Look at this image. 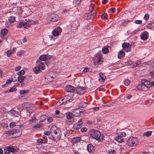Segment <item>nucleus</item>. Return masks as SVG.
<instances>
[{
	"mask_svg": "<svg viewBox=\"0 0 154 154\" xmlns=\"http://www.w3.org/2000/svg\"><path fill=\"white\" fill-rule=\"evenodd\" d=\"M88 104V103L82 101L79 104V106L80 108H83L86 106Z\"/></svg>",
	"mask_w": 154,
	"mask_h": 154,
	"instance_id": "20",
	"label": "nucleus"
},
{
	"mask_svg": "<svg viewBox=\"0 0 154 154\" xmlns=\"http://www.w3.org/2000/svg\"><path fill=\"white\" fill-rule=\"evenodd\" d=\"M152 133V131H148L147 132L144 133L143 135L146 137H149L151 135Z\"/></svg>",
	"mask_w": 154,
	"mask_h": 154,
	"instance_id": "27",
	"label": "nucleus"
},
{
	"mask_svg": "<svg viewBox=\"0 0 154 154\" xmlns=\"http://www.w3.org/2000/svg\"><path fill=\"white\" fill-rule=\"evenodd\" d=\"M16 90L17 89L16 88V87H15V86H13L11 88L9 91H5V92H12L14 91H16Z\"/></svg>",
	"mask_w": 154,
	"mask_h": 154,
	"instance_id": "28",
	"label": "nucleus"
},
{
	"mask_svg": "<svg viewBox=\"0 0 154 154\" xmlns=\"http://www.w3.org/2000/svg\"><path fill=\"white\" fill-rule=\"evenodd\" d=\"M25 79V77L22 76H19L18 77V81L20 83H21Z\"/></svg>",
	"mask_w": 154,
	"mask_h": 154,
	"instance_id": "29",
	"label": "nucleus"
},
{
	"mask_svg": "<svg viewBox=\"0 0 154 154\" xmlns=\"http://www.w3.org/2000/svg\"><path fill=\"white\" fill-rule=\"evenodd\" d=\"M55 113L56 114L58 115L60 113V111L58 110H56L55 111Z\"/></svg>",
	"mask_w": 154,
	"mask_h": 154,
	"instance_id": "63",
	"label": "nucleus"
},
{
	"mask_svg": "<svg viewBox=\"0 0 154 154\" xmlns=\"http://www.w3.org/2000/svg\"><path fill=\"white\" fill-rule=\"evenodd\" d=\"M25 72L24 70H22L18 72V74L19 76H22L24 75Z\"/></svg>",
	"mask_w": 154,
	"mask_h": 154,
	"instance_id": "33",
	"label": "nucleus"
},
{
	"mask_svg": "<svg viewBox=\"0 0 154 154\" xmlns=\"http://www.w3.org/2000/svg\"><path fill=\"white\" fill-rule=\"evenodd\" d=\"M138 143V139L137 138L130 137L127 141V143L130 146H136Z\"/></svg>",
	"mask_w": 154,
	"mask_h": 154,
	"instance_id": "2",
	"label": "nucleus"
},
{
	"mask_svg": "<svg viewBox=\"0 0 154 154\" xmlns=\"http://www.w3.org/2000/svg\"><path fill=\"white\" fill-rule=\"evenodd\" d=\"M110 10L112 13H113L115 11V8H110Z\"/></svg>",
	"mask_w": 154,
	"mask_h": 154,
	"instance_id": "55",
	"label": "nucleus"
},
{
	"mask_svg": "<svg viewBox=\"0 0 154 154\" xmlns=\"http://www.w3.org/2000/svg\"><path fill=\"white\" fill-rule=\"evenodd\" d=\"M46 55H43L41 56L39 58V59L37 60L36 63H39V62H41V61H45L46 59Z\"/></svg>",
	"mask_w": 154,
	"mask_h": 154,
	"instance_id": "17",
	"label": "nucleus"
},
{
	"mask_svg": "<svg viewBox=\"0 0 154 154\" xmlns=\"http://www.w3.org/2000/svg\"><path fill=\"white\" fill-rule=\"evenodd\" d=\"M39 66L38 67L40 69H41L42 70H43L45 67V64L43 63H42V62H39V63H37Z\"/></svg>",
	"mask_w": 154,
	"mask_h": 154,
	"instance_id": "22",
	"label": "nucleus"
},
{
	"mask_svg": "<svg viewBox=\"0 0 154 154\" xmlns=\"http://www.w3.org/2000/svg\"><path fill=\"white\" fill-rule=\"evenodd\" d=\"M108 0H102V3L103 4H105L108 2Z\"/></svg>",
	"mask_w": 154,
	"mask_h": 154,
	"instance_id": "56",
	"label": "nucleus"
},
{
	"mask_svg": "<svg viewBox=\"0 0 154 154\" xmlns=\"http://www.w3.org/2000/svg\"><path fill=\"white\" fill-rule=\"evenodd\" d=\"M23 42L24 43L25 42H26L27 41V40H26V39L25 38H24L23 40Z\"/></svg>",
	"mask_w": 154,
	"mask_h": 154,
	"instance_id": "64",
	"label": "nucleus"
},
{
	"mask_svg": "<svg viewBox=\"0 0 154 154\" xmlns=\"http://www.w3.org/2000/svg\"><path fill=\"white\" fill-rule=\"evenodd\" d=\"M153 23H149L147 26V28L150 29L153 26Z\"/></svg>",
	"mask_w": 154,
	"mask_h": 154,
	"instance_id": "37",
	"label": "nucleus"
},
{
	"mask_svg": "<svg viewBox=\"0 0 154 154\" xmlns=\"http://www.w3.org/2000/svg\"><path fill=\"white\" fill-rule=\"evenodd\" d=\"M53 121V118L52 117L49 118L47 119V121L49 122H51Z\"/></svg>",
	"mask_w": 154,
	"mask_h": 154,
	"instance_id": "52",
	"label": "nucleus"
},
{
	"mask_svg": "<svg viewBox=\"0 0 154 154\" xmlns=\"http://www.w3.org/2000/svg\"><path fill=\"white\" fill-rule=\"evenodd\" d=\"M30 22L27 21L26 22H23V27L25 28H27L28 27H30L31 25L29 23Z\"/></svg>",
	"mask_w": 154,
	"mask_h": 154,
	"instance_id": "25",
	"label": "nucleus"
},
{
	"mask_svg": "<svg viewBox=\"0 0 154 154\" xmlns=\"http://www.w3.org/2000/svg\"><path fill=\"white\" fill-rule=\"evenodd\" d=\"M89 135L92 138L99 141H101L103 140V135L101 134L100 132L97 130H91L90 131Z\"/></svg>",
	"mask_w": 154,
	"mask_h": 154,
	"instance_id": "1",
	"label": "nucleus"
},
{
	"mask_svg": "<svg viewBox=\"0 0 154 154\" xmlns=\"http://www.w3.org/2000/svg\"><path fill=\"white\" fill-rule=\"evenodd\" d=\"M43 139H42L41 138H40L38 139L37 140V142L38 143H45L47 142L48 141V140L47 138L45 139L44 137L43 138Z\"/></svg>",
	"mask_w": 154,
	"mask_h": 154,
	"instance_id": "19",
	"label": "nucleus"
},
{
	"mask_svg": "<svg viewBox=\"0 0 154 154\" xmlns=\"http://www.w3.org/2000/svg\"><path fill=\"white\" fill-rule=\"evenodd\" d=\"M44 134L45 135H49L50 134H51V131H50V132L48 131H45L44 132Z\"/></svg>",
	"mask_w": 154,
	"mask_h": 154,
	"instance_id": "43",
	"label": "nucleus"
},
{
	"mask_svg": "<svg viewBox=\"0 0 154 154\" xmlns=\"http://www.w3.org/2000/svg\"><path fill=\"white\" fill-rule=\"evenodd\" d=\"M87 150L90 153L93 152L95 150V148L94 146L91 144H89L87 146Z\"/></svg>",
	"mask_w": 154,
	"mask_h": 154,
	"instance_id": "16",
	"label": "nucleus"
},
{
	"mask_svg": "<svg viewBox=\"0 0 154 154\" xmlns=\"http://www.w3.org/2000/svg\"><path fill=\"white\" fill-rule=\"evenodd\" d=\"M87 130V128L86 127H83L81 129L82 132H85Z\"/></svg>",
	"mask_w": 154,
	"mask_h": 154,
	"instance_id": "41",
	"label": "nucleus"
},
{
	"mask_svg": "<svg viewBox=\"0 0 154 154\" xmlns=\"http://www.w3.org/2000/svg\"><path fill=\"white\" fill-rule=\"evenodd\" d=\"M102 58V57L101 56H100L98 58V59L97 60V63H99L101 62V60Z\"/></svg>",
	"mask_w": 154,
	"mask_h": 154,
	"instance_id": "57",
	"label": "nucleus"
},
{
	"mask_svg": "<svg viewBox=\"0 0 154 154\" xmlns=\"http://www.w3.org/2000/svg\"><path fill=\"white\" fill-rule=\"evenodd\" d=\"M14 133L13 135L14 136L12 137L13 138H15L17 137H19L22 134V131L20 129H14Z\"/></svg>",
	"mask_w": 154,
	"mask_h": 154,
	"instance_id": "7",
	"label": "nucleus"
},
{
	"mask_svg": "<svg viewBox=\"0 0 154 154\" xmlns=\"http://www.w3.org/2000/svg\"><path fill=\"white\" fill-rule=\"evenodd\" d=\"M8 32V30L6 29H2L1 31V34L2 35H6Z\"/></svg>",
	"mask_w": 154,
	"mask_h": 154,
	"instance_id": "26",
	"label": "nucleus"
},
{
	"mask_svg": "<svg viewBox=\"0 0 154 154\" xmlns=\"http://www.w3.org/2000/svg\"><path fill=\"white\" fill-rule=\"evenodd\" d=\"M9 152H13L14 151V149L12 147H9L8 148Z\"/></svg>",
	"mask_w": 154,
	"mask_h": 154,
	"instance_id": "39",
	"label": "nucleus"
},
{
	"mask_svg": "<svg viewBox=\"0 0 154 154\" xmlns=\"http://www.w3.org/2000/svg\"><path fill=\"white\" fill-rule=\"evenodd\" d=\"M125 56V53L122 50L120 51L119 55L118 56V57L119 59H121L123 57Z\"/></svg>",
	"mask_w": 154,
	"mask_h": 154,
	"instance_id": "21",
	"label": "nucleus"
},
{
	"mask_svg": "<svg viewBox=\"0 0 154 154\" xmlns=\"http://www.w3.org/2000/svg\"><path fill=\"white\" fill-rule=\"evenodd\" d=\"M21 66H18V67H17L15 69V70L16 71H19V70H20V69H21Z\"/></svg>",
	"mask_w": 154,
	"mask_h": 154,
	"instance_id": "51",
	"label": "nucleus"
},
{
	"mask_svg": "<svg viewBox=\"0 0 154 154\" xmlns=\"http://www.w3.org/2000/svg\"><path fill=\"white\" fill-rule=\"evenodd\" d=\"M34 71L36 74H38L39 71H40V69L39 67H35L33 69Z\"/></svg>",
	"mask_w": 154,
	"mask_h": 154,
	"instance_id": "32",
	"label": "nucleus"
},
{
	"mask_svg": "<svg viewBox=\"0 0 154 154\" xmlns=\"http://www.w3.org/2000/svg\"><path fill=\"white\" fill-rule=\"evenodd\" d=\"M126 135L125 133L123 132L119 134L116 138V140L118 142H122L124 141V139L123 137H125Z\"/></svg>",
	"mask_w": 154,
	"mask_h": 154,
	"instance_id": "4",
	"label": "nucleus"
},
{
	"mask_svg": "<svg viewBox=\"0 0 154 154\" xmlns=\"http://www.w3.org/2000/svg\"><path fill=\"white\" fill-rule=\"evenodd\" d=\"M12 54V52L11 51H7V56L8 57L10 56V55Z\"/></svg>",
	"mask_w": 154,
	"mask_h": 154,
	"instance_id": "48",
	"label": "nucleus"
},
{
	"mask_svg": "<svg viewBox=\"0 0 154 154\" xmlns=\"http://www.w3.org/2000/svg\"><path fill=\"white\" fill-rule=\"evenodd\" d=\"M82 112L80 108L76 109L73 111V114L75 116H78L80 115L81 113Z\"/></svg>",
	"mask_w": 154,
	"mask_h": 154,
	"instance_id": "15",
	"label": "nucleus"
},
{
	"mask_svg": "<svg viewBox=\"0 0 154 154\" xmlns=\"http://www.w3.org/2000/svg\"><path fill=\"white\" fill-rule=\"evenodd\" d=\"M149 18V15L148 14H146L145 15L144 19L146 20H147Z\"/></svg>",
	"mask_w": 154,
	"mask_h": 154,
	"instance_id": "46",
	"label": "nucleus"
},
{
	"mask_svg": "<svg viewBox=\"0 0 154 154\" xmlns=\"http://www.w3.org/2000/svg\"><path fill=\"white\" fill-rule=\"evenodd\" d=\"M67 120L66 122L69 125L71 124L74 122L73 117L74 116L73 113L68 112L66 113Z\"/></svg>",
	"mask_w": 154,
	"mask_h": 154,
	"instance_id": "3",
	"label": "nucleus"
},
{
	"mask_svg": "<svg viewBox=\"0 0 154 154\" xmlns=\"http://www.w3.org/2000/svg\"><path fill=\"white\" fill-rule=\"evenodd\" d=\"M28 90L26 91V90H21L20 91V93L21 94H23L28 92Z\"/></svg>",
	"mask_w": 154,
	"mask_h": 154,
	"instance_id": "44",
	"label": "nucleus"
},
{
	"mask_svg": "<svg viewBox=\"0 0 154 154\" xmlns=\"http://www.w3.org/2000/svg\"><path fill=\"white\" fill-rule=\"evenodd\" d=\"M14 129L12 130H9L8 131H6L5 132V133L6 134H11L13 135V133H14Z\"/></svg>",
	"mask_w": 154,
	"mask_h": 154,
	"instance_id": "30",
	"label": "nucleus"
},
{
	"mask_svg": "<svg viewBox=\"0 0 154 154\" xmlns=\"http://www.w3.org/2000/svg\"><path fill=\"white\" fill-rule=\"evenodd\" d=\"M99 109L98 107H94V110L97 111Z\"/></svg>",
	"mask_w": 154,
	"mask_h": 154,
	"instance_id": "61",
	"label": "nucleus"
},
{
	"mask_svg": "<svg viewBox=\"0 0 154 154\" xmlns=\"http://www.w3.org/2000/svg\"><path fill=\"white\" fill-rule=\"evenodd\" d=\"M129 44L127 43H124L122 44V47L123 48H126L128 47Z\"/></svg>",
	"mask_w": 154,
	"mask_h": 154,
	"instance_id": "34",
	"label": "nucleus"
},
{
	"mask_svg": "<svg viewBox=\"0 0 154 154\" xmlns=\"http://www.w3.org/2000/svg\"><path fill=\"white\" fill-rule=\"evenodd\" d=\"M143 84H141V87L140 88L143 91H145L147 89V87H142Z\"/></svg>",
	"mask_w": 154,
	"mask_h": 154,
	"instance_id": "45",
	"label": "nucleus"
},
{
	"mask_svg": "<svg viewBox=\"0 0 154 154\" xmlns=\"http://www.w3.org/2000/svg\"><path fill=\"white\" fill-rule=\"evenodd\" d=\"M90 13H87L85 15V17L86 18V19L87 20H90V18H91L92 17L91 13H92V11H91Z\"/></svg>",
	"mask_w": 154,
	"mask_h": 154,
	"instance_id": "23",
	"label": "nucleus"
},
{
	"mask_svg": "<svg viewBox=\"0 0 154 154\" xmlns=\"http://www.w3.org/2000/svg\"><path fill=\"white\" fill-rule=\"evenodd\" d=\"M82 119H80L78 122L74 124L73 127L75 129L79 130L82 127Z\"/></svg>",
	"mask_w": 154,
	"mask_h": 154,
	"instance_id": "8",
	"label": "nucleus"
},
{
	"mask_svg": "<svg viewBox=\"0 0 154 154\" xmlns=\"http://www.w3.org/2000/svg\"><path fill=\"white\" fill-rule=\"evenodd\" d=\"M141 63V61H137L135 62V65H133V66H134V67L136 66H137V65L140 64Z\"/></svg>",
	"mask_w": 154,
	"mask_h": 154,
	"instance_id": "42",
	"label": "nucleus"
},
{
	"mask_svg": "<svg viewBox=\"0 0 154 154\" xmlns=\"http://www.w3.org/2000/svg\"><path fill=\"white\" fill-rule=\"evenodd\" d=\"M76 91L79 94H83L86 92L85 87H79L76 89Z\"/></svg>",
	"mask_w": 154,
	"mask_h": 154,
	"instance_id": "9",
	"label": "nucleus"
},
{
	"mask_svg": "<svg viewBox=\"0 0 154 154\" xmlns=\"http://www.w3.org/2000/svg\"><path fill=\"white\" fill-rule=\"evenodd\" d=\"M11 81L10 79H7L6 81V83L8 84H9L11 83Z\"/></svg>",
	"mask_w": 154,
	"mask_h": 154,
	"instance_id": "54",
	"label": "nucleus"
},
{
	"mask_svg": "<svg viewBox=\"0 0 154 154\" xmlns=\"http://www.w3.org/2000/svg\"><path fill=\"white\" fill-rule=\"evenodd\" d=\"M135 23L137 24H141L142 23V21L141 20H136Z\"/></svg>",
	"mask_w": 154,
	"mask_h": 154,
	"instance_id": "50",
	"label": "nucleus"
},
{
	"mask_svg": "<svg viewBox=\"0 0 154 154\" xmlns=\"http://www.w3.org/2000/svg\"><path fill=\"white\" fill-rule=\"evenodd\" d=\"M148 33L146 31L143 32L141 33V39L143 40H145L147 39L149 36Z\"/></svg>",
	"mask_w": 154,
	"mask_h": 154,
	"instance_id": "11",
	"label": "nucleus"
},
{
	"mask_svg": "<svg viewBox=\"0 0 154 154\" xmlns=\"http://www.w3.org/2000/svg\"><path fill=\"white\" fill-rule=\"evenodd\" d=\"M23 22H20L18 25L17 27L19 28H20L22 26L23 27Z\"/></svg>",
	"mask_w": 154,
	"mask_h": 154,
	"instance_id": "40",
	"label": "nucleus"
},
{
	"mask_svg": "<svg viewBox=\"0 0 154 154\" xmlns=\"http://www.w3.org/2000/svg\"><path fill=\"white\" fill-rule=\"evenodd\" d=\"M11 112L12 113H14L15 114H17L18 113V112L17 111H13V110L11 111Z\"/></svg>",
	"mask_w": 154,
	"mask_h": 154,
	"instance_id": "58",
	"label": "nucleus"
},
{
	"mask_svg": "<svg viewBox=\"0 0 154 154\" xmlns=\"http://www.w3.org/2000/svg\"><path fill=\"white\" fill-rule=\"evenodd\" d=\"M9 20L10 23H14L16 20L15 17H14L10 16L9 18Z\"/></svg>",
	"mask_w": 154,
	"mask_h": 154,
	"instance_id": "24",
	"label": "nucleus"
},
{
	"mask_svg": "<svg viewBox=\"0 0 154 154\" xmlns=\"http://www.w3.org/2000/svg\"><path fill=\"white\" fill-rule=\"evenodd\" d=\"M51 19L52 20H51V21L52 22H55L57 21V20L56 19H54L52 17H51Z\"/></svg>",
	"mask_w": 154,
	"mask_h": 154,
	"instance_id": "60",
	"label": "nucleus"
},
{
	"mask_svg": "<svg viewBox=\"0 0 154 154\" xmlns=\"http://www.w3.org/2000/svg\"><path fill=\"white\" fill-rule=\"evenodd\" d=\"M65 90L67 92H73L75 91V88L71 85H69L66 87Z\"/></svg>",
	"mask_w": 154,
	"mask_h": 154,
	"instance_id": "14",
	"label": "nucleus"
},
{
	"mask_svg": "<svg viewBox=\"0 0 154 154\" xmlns=\"http://www.w3.org/2000/svg\"><path fill=\"white\" fill-rule=\"evenodd\" d=\"M50 131H51L52 136L53 135V134L59 132V130L55 125H53L52 126L51 128Z\"/></svg>",
	"mask_w": 154,
	"mask_h": 154,
	"instance_id": "10",
	"label": "nucleus"
},
{
	"mask_svg": "<svg viewBox=\"0 0 154 154\" xmlns=\"http://www.w3.org/2000/svg\"><path fill=\"white\" fill-rule=\"evenodd\" d=\"M55 141H57L59 140L61 138V135L60 134L59 131V132L56 133L52 135Z\"/></svg>",
	"mask_w": 154,
	"mask_h": 154,
	"instance_id": "12",
	"label": "nucleus"
},
{
	"mask_svg": "<svg viewBox=\"0 0 154 154\" xmlns=\"http://www.w3.org/2000/svg\"><path fill=\"white\" fill-rule=\"evenodd\" d=\"M15 123L14 122H12L9 125L10 127L11 128H13L14 126H15Z\"/></svg>",
	"mask_w": 154,
	"mask_h": 154,
	"instance_id": "47",
	"label": "nucleus"
},
{
	"mask_svg": "<svg viewBox=\"0 0 154 154\" xmlns=\"http://www.w3.org/2000/svg\"><path fill=\"white\" fill-rule=\"evenodd\" d=\"M130 84V81L128 80H125L124 82V84L126 85H128Z\"/></svg>",
	"mask_w": 154,
	"mask_h": 154,
	"instance_id": "38",
	"label": "nucleus"
},
{
	"mask_svg": "<svg viewBox=\"0 0 154 154\" xmlns=\"http://www.w3.org/2000/svg\"><path fill=\"white\" fill-rule=\"evenodd\" d=\"M131 97V95L130 94H129L128 95V96H127V98L128 99H130Z\"/></svg>",
	"mask_w": 154,
	"mask_h": 154,
	"instance_id": "62",
	"label": "nucleus"
},
{
	"mask_svg": "<svg viewBox=\"0 0 154 154\" xmlns=\"http://www.w3.org/2000/svg\"><path fill=\"white\" fill-rule=\"evenodd\" d=\"M61 30V29L60 27H58L54 29L53 32V34L55 36H58L59 34V32H60Z\"/></svg>",
	"mask_w": 154,
	"mask_h": 154,
	"instance_id": "13",
	"label": "nucleus"
},
{
	"mask_svg": "<svg viewBox=\"0 0 154 154\" xmlns=\"http://www.w3.org/2000/svg\"><path fill=\"white\" fill-rule=\"evenodd\" d=\"M71 99V97L69 95H65L63 97L61 100L62 103L60 104H62L65 103H68V102H70L72 100Z\"/></svg>",
	"mask_w": 154,
	"mask_h": 154,
	"instance_id": "6",
	"label": "nucleus"
},
{
	"mask_svg": "<svg viewBox=\"0 0 154 154\" xmlns=\"http://www.w3.org/2000/svg\"><path fill=\"white\" fill-rule=\"evenodd\" d=\"M142 84H143L142 87H146L147 88H150L152 86L151 82L148 81L146 79H143L141 80Z\"/></svg>",
	"mask_w": 154,
	"mask_h": 154,
	"instance_id": "5",
	"label": "nucleus"
},
{
	"mask_svg": "<svg viewBox=\"0 0 154 154\" xmlns=\"http://www.w3.org/2000/svg\"><path fill=\"white\" fill-rule=\"evenodd\" d=\"M151 75L154 77V71L150 73Z\"/></svg>",
	"mask_w": 154,
	"mask_h": 154,
	"instance_id": "59",
	"label": "nucleus"
},
{
	"mask_svg": "<svg viewBox=\"0 0 154 154\" xmlns=\"http://www.w3.org/2000/svg\"><path fill=\"white\" fill-rule=\"evenodd\" d=\"M102 51L105 54L108 53L109 52V50L108 48L106 47L103 48L102 49Z\"/></svg>",
	"mask_w": 154,
	"mask_h": 154,
	"instance_id": "35",
	"label": "nucleus"
},
{
	"mask_svg": "<svg viewBox=\"0 0 154 154\" xmlns=\"http://www.w3.org/2000/svg\"><path fill=\"white\" fill-rule=\"evenodd\" d=\"M99 75L100 77V79H99V81L101 82H103L106 79V76L102 73H99Z\"/></svg>",
	"mask_w": 154,
	"mask_h": 154,
	"instance_id": "18",
	"label": "nucleus"
},
{
	"mask_svg": "<svg viewBox=\"0 0 154 154\" xmlns=\"http://www.w3.org/2000/svg\"><path fill=\"white\" fill-rule=\"evenodd\" d=\"M46 116L45 115H42L41 116V119H42L41 120H40L39 121L40 122H42L44 121V120H45L46 119Z\"/></svg>",
	"mask_w": 154,
	"mask_h": 154,
	"instance_id": "31",
	"label": "nucleus"
},
{
	"mask_svg": "<svg viewBox=\"0 0 154 154\" xmlns=\"http://www.w3.org/2000/svg\"><path fill=\"white\" fill-rule=\"evenodd\" d=\"M41 127V125L40 124H37L35 125L33 127L35 128H39Z\"/></svg>",
	"mask_w": 154,
	"mask_h": 154,
	"instance_id": "53",
	"label": "nucleus"
},
{
	"mask_svg": "<svg viewBox=\"0 0 154 154\" xmlns=\"http://www.w3.org/2000/svg\"><path fill=\"white\" fill-rule=\"evenodd\" d=\"M89 69H90L89 68H85L84 70L82 71V72L83 73H85L86 72H88L89 71Z\"/></svg>",
	"mask_w": 154,
	"mask_h": 154,
	"instance_id": "49",
	"label": "nucleus"
},
{
	"mask_svg": "<svg viewBox=\"0 0 154 154\" xmlns=\"http://www.w3.org/2000/svg\"><path fill=\"white\" fill-rule=\"evenodd\" d=\"M102 18L103 19H106L107 17V14L106 13H103L102 15Z\"/></svg>",
	"mask_w": 154,
	"mask_h": 154,
	"instance_id": "36",
	"label": "nucleus"
}]
</instances>
